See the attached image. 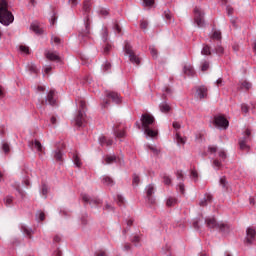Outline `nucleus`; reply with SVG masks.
<instances>
[{
    "label": "nucleus",
    "instance_id": "f3484780",
    "mask_svg": "<svg viewBox=\"0 0 256 256\" xmlns=\"http://www.w3.org/2000/svg\"><path fill=\"white\" fill-rule=\"evenodd\" d=\"M196 94L198 99H205L207 97V87L199 86L196 88Z\"/></svg>",
    "mask_w": 256,
    "mask_h": 256
},
{
    "label": "nucleus",
    "instance_id": "13d9d810",
    "mask_svg": "<svg viewBox=\"0 0 256 256\" xmlns=\"http://www.w3.org/2000/svg\"><path fill=\"white\" fill-rule=\"evenodd\" d=\"M178 189H179V192L183 195L185 193V184L180 182L178 184Z\"/></svg>",
    "mask_w": 256,
    "mask_h": 256
},
{
    "label": "nucleus",
    "instance_id": "774afa93",
    "mask_svg": "<svg viewBox=\"0 0 256 256\" xmlns=\"http://www.w3.org/2000/svg\"><path fill=\"white\" fill-rule=\"evenodd\" d=\"M95 256H108V255H107V252H105L104 250H98L95 253Z\"/></svg>",
    "mask_w": 256,
    "mask_h": 256
},
{
    "label": "nucleus",
    "instance_id": "412c9836",
    "mask_svg": "<svg viewBox=\"0 0 256 256\" xmlns=\"http://www.w3.org/2000/svg\"><path fill=\"white\" fill-rule=\"evenodd\" d=\"M113 133L117 139H123V137H125V135H126L125 130H123L117 126H114Z\"/></svg>",
    "mask_w": 256,
    "mask_h": 256
},
{
    "label": "nucleus",
    "instance_id": "a878e982",
    "mask_svg": "<svg viewBox=\"0 0 256 256\" xmlns=\"http://www.w3.org/2000/svg\"><path fill=\"white\" fill-rule=\"evenodd\" d=\"M21 231L26 237L31 238V235H33V229L27 227L26 225L21 226Z\"/></svg>",
    "mask_w": 256,
    "mask_h": 256
},
{
    "label": "nucleus",
    "instance_id": "603ef678",
    "mask_svg": "<svg viewBox=\"0 0 256 256\" xmlns=\"http://www.w3.org/2000/svg\"><path fill=\"white\" fill-rule=\"evenodd\" d=\"M163 183L165 185H171V178L169 176H167V175H164L163 176Z\"/></svg>",
    "mask_w": 256,
    "mask_h": 256
},
{
    "label": "nucleus",
    "instance_id": "1a4fd4ad",
    "mask_svg": "<svg viewBox=\"0 0 256 256\" xmlns=\"http://www.w3.org/2000/svg\"><path fill=\"white\" fill-rule=\"evenodd\" d=\"M251 141V130L246 129L243 133V137L239 139V147L241 151H249V146L247 143Z\"/></svg>",
    "mask_w": 256,
    "mask_h": 256
},
{
    "label": "nucleus",
    "instance_id": "f257e3e1",
    "mask_svg": "<svg viewBox=\"0 0 256 256\" xmlns=\"http://www.w3.org/2000/svg\"><path fill=\"white\" fill-rule=\"evenodd\" d=\"M82 9L85 15V29L79 32V39L80 41H87V39H91V20L89 19V13H91V0H85Z\"/></svg>",
    "mask_w": 256,
    "mask_h": 256
},
{
    "label": "nucleus",
    "instance_id": "a18cd8bd",
    "mask_svg": "<svg viewBox=\"0 0 256 256\" xmlns=\"http://www.w3.org/2000/svg\"><path fill=\"white\" fill-rule=\"evenodd\" d=\"M145 7H153L155 5V0H143Z\"/></svg>",
    "mask_w": 256,
    "mask_h": 256
},
{
    "label": "nucleus",
    "instance_id": "72a5a7b5",
    "mask_svg": "<svg viewBox=\"0 0 256 256\" xmlns=\"http://www.w3.org/2000/svg\"><path fill=\"white\" fill-rule=\"evenodd\" d=\"M73 163L76 167H81V158H79L78 154L73 155Z\"/></svg>",
    "mask_w": 256,
    "mask_h": 256
},
{
    "label": "nucleus",
    "instance_id": "cd10ccee",
    "mask_svg": "<svg viewBox=\"0 0 256 256\" xmlns=\"http://www.w3.org/2000/svg\"><path fill=\"white\" fill-rule=\"evenodd\" d=\"M159 108L162 113H169V111H171V106H169L167 102H162Z\"/></svg>",
    "mask_w": 256,
    "mask_h": 256
},
{
    "label": "nucleus",
    "instance_id": "c756f323",
    "mask_svg": "<svg viewBox=\"0 0 256 256\" xmlns=\"http://www.w3.org/2000/svg\"><path fill=\"white\" fill-rule=\"evenodd\" d=\"M103 185H108L109 187H113V179L109 176H104L102 178Z\"/></svg>",
    "mask_w": 256,
    "mask_h": 256
},
{
    "label": "nucleus",
    "instance_id": "37998d69",
    "mask_svg": "<svg viewBox=\"0 0 256 256\" xmlns=\"http://www.w3.org/2000/svg\"><path fill=\"white\" fill-rule=\"evenodd\" d=\"M113 29H114V33H115L116 35H121V26H119V23L116 22V23L114 24Z\"/></svg>",
    "mask_w": 256,
    "mask_h": 256
},
{
    "label": "nucleus",
    "instance_id": "4be33fe9",
    "mask_svg": "<svg viewBox=\"0 0 256 256\" xmlns=\"http://www.w3.org/2000/svg\"><path fill=\"white\" fill-rule=\"evenodd\" d=\"M47 101L49 103V105H56L57 100H55V90H50L48 95H47Z\"/></svg>",
    "mask_w": 256,
    "mask_h": 256
},
{
    "label": "nucleus",
    "instance_id": "b1692460",
    "mask_svg": "<svg viewBox=\"0 0 256 256\" xmlns=\"http://www.w3.org/2000/svg\"><path fill=\"white\" fill-rule=\"evenodd\" d=\"M46 57H47L50 61H61V58L59 57V54H57V52L48 51V52L46 53Z\"/></svg>",
    "mask_w": 256,
    "mask_h": 256
},
{
    "label": "nucleus",
    "instance_id": "bf43d9fd",
    "mask_svg": "<svg viewBox=\"0 0 256 256\" xmlns=\"http://www.w3.org/2000/svg\"><path fill=\"white\" fill-rule=\"evenodd\" d=\"M104 211H115V207H113L111 204H106L104 206Z\"/></svg>",
    "mask_w": 256,
    "mask_h": 256
},
{
    "label": "nucleus",
    "instance_id": "20e7f679",
    "mask_svg": "<svg viewBox=\"0 0 256 256\" xmlns=\"http://www.w3.org/2000/svg\"><path fill=\"white\" fill-rule=\"evenodd\" d=\"M78 111L74 117V123L76 127H85L87 125V114L85 113V109H87V104L84 100L78 101Z\"/></svg>",
    "mask_w": 256,
    "mask_h": 256
},
{
    "label": "nucleus",
    "instance_id": "3c124183",
    "mask_svg": "<svg viewBox=\"0 0 256 256\" xmlns=\"http://www.w3.org/2000/svg\"><path fill=\"white\" fill-rule=\"evenodd\" d=\"M2 149H3L4 153H9V151H11V147L9 146L8 143H3Z\"/></svg>",
    "mask_w": 256,
    "mask_h": 256
},
{
    "label": "nucleus",
    "instance_id": "ddd939ff",
    "mask_svg": "<svg viewBox=\"0 0 256 256\" xmlns=\"http://www.w3.org/2000/svg\"><path fill=\"white\" fill-rule=\"evenodd\" d=\"M256 239V230L253 227H249L246 230V238H245V243L246 245H253L255 243Z\"/></svg>",
    "mask_w": 256,
    "mask_h": 256
},
{
    "label": "nucleus",
    "instance_id": "dca6fc26",
    "mask_svg": "<svg viewBox=\"0 0 256 256\" xmlns=\"http://www.w3.org/2000/svg\"><path fill=\"white\" fill-rule=\"evenodd\" d=\"M29 147L38 153H45V148H43V145L38 140H32L29 142Z\"/></svg>",
    "mask_w": 256,
    "mask_h": 256
},
{
    "label": "nucleus",
    "instance_id": "9d476101",
    "mask_svg": "<svg viewBox=\"0 0 256 256\" xmlns=\"http://www.w3.org/2000/svg\"><path fill=\"white\" fill-rule=\"evenodd\" d=\"M205 13H203V10L201 8L196 7L194 9V21L198 27H203L205 25V20L203 19Z\"/></svg>",
    "mask_w": 256,
    "mask_h": 256
},
{
    "label": "nucleus",
    "instance_id": "6e6d98bb",
    "mask_svg": "<svg viewBox=\"0 0 256 256\" xmlns=\"http://www.w3.org/2000/svg\"><path fill=\"white\" fill-rule=\"evenodd\" d=\"M150 53L154 59H157V49L155 47H150Z\"/></svg>",
    "mask_w": 256,
    "mask_h": 256
},
{
    "label": "nucleus",
    "instance_id": "7ed1b4c3",
    "mask_svg": "<svg viewBox=\"0 0 256 256\" xmlns=\"http://www.w3.org/2000/svg\"><path fill=\"white\" fill-rule=\"evenodd\" d=\"M13 21H15V17L13 13L9 11V3L7 0H0V23L7 27L11 25Z\"/></svg>",
    "mask_w": 256,
    "mask_h": 256
},
{
    "label": "nucleus",
    "instance_id": "de8ad7c7",
    "mask_svg": "<svg viewBox=\"0 0 256 256\" xmlns=\"http://www.w3.org/2000/svg\"><path fill=\"white\" fill-rule=\"evenodd\" d=\"M107 37H109V31H107V28H104L103 29V33H102V40L104 42H106L107 41Z\"/></svg>",
    "mask_w": 256,
    "mask_h": 256
},
{
    "label": "nucleus",
    "instance_id": "aec40b11",
    "mask_svg": "<svg viewBox=\"0 0 256 256\" xmlns=\"http://www.w3.org/2000/svg\"><path fill=\"white\" fill-rule=\"evenodd\" d=\"M183 73L188 77H193V75H195V69L190 64H185L183 67Z\"/></svg>",
    "mask_w": 256,
    "mask_h": 256
},
{
    "label": "nucleus",
    "instance_id": "49530a36",
    "mask_svg": "<svg viewBox=\"0 0 256 256\" xmlns=\"http://www.w3.org/2000/svg\"><path fill=\"white\" fill-rule=\"evenodd\" d=\"M103 71H105V72L111 71V64H110L108 61H106V62L103 64Z\"/></svg>",
    "mask_w": 256,
    "mask_h": 256
},
{
    "label": "nucleus",
    "instance_id": "bb28decb",
    "mask_svg": "<svg viewBox=\"0 0 256 256\" xmlns=\"http://www.w3.org/2000/svg\"><path fill=\"white\" fill-rule=\"evenodd\" d=\"M177 203H178V200H177L176 197L170 196V197H168V198L166 199V205H167L168 207H175V205H177Z\"/></svg>",
    "mask_w": 256,
    "mask_h": 256
},
{
    "label": "nucleus",
    "instance_id": "f704fd0d",
    "mask_svg": "<svg viewBox=\"0 0 256 256\" xmlns=\"http://www.w3.org/2000/svg\"><path fill=\"white\" fill-rule=\"evenodd\" d=\"M148 149L152 151L154 155H159V153H161V150L157 148V146L148 145Z\"/></svg>",
    "mask_w": 256,
    "mask_h": 256
},
{
    "label": "nucleus",
    "instance_id": "5fc2aeb1",
    "mask_svg": "<svg viewBox=\"0 0 256 256\" xmlns=\"http://www.w3.org/2000/svg\"><path fill=\"white\" fill-rule=\"evenodd\" d=\"M139 181H140L139 175L134 174L133 175V181H132L133 185H139Z\"/></svg>",
    "mask_w": 256,
    "mask_h": 256
},
{
    "label": "nucleus",
    "instance_id": "9b49d317",
    "mask_svg": "<svg viewBox=\"0 0 256 256\" xmlns=\"http://www.w3.org/2000/svg\"><path fill=\"white\" fill-rule=\"evenodd\" d=\"M112 163H118V165H125V160L121 157H117L115 155H106L104 157L105 165H112Z\"/></svg>",
    "mask_w": 256,
    "mask_h": 256
},
{
    "label": "nucleus",
    "instance_id": "0e129e2a",
    "mask_svg": "<svg viewBox=\"0 0 256 256\" xmlns=\"http://www.w3.org/2000/svg\"><path fill=\"white\" fill-rule=\"evenodd\" d=\"M109 51H111V45L106 44L104 49H103L104 55H108Z\"/></svg>",
    "mask_w": 256,
    "mask_h": 256
},
{
    "label": "nucleus",
    "instance_id": "6ab92c4d",
    "mask_svg": "<svg viewBox=\"0 0 256 256\" xmlns=\"http://www.w3.org/2000/svg\"><path fill=\"white\" fill-rule=\"evenodd\" d=\"M213 41H217L216 45H221V31L215 30L213 34L210 36V43Z\"/></svg>",
    "mask_w": 256,
    "mask_h": 256
},
{
    "label": "nucleus",
    "instance_id": "052dcab7",
    "mask_svg": "<svg viewBox=\"0 0 256 256\" xmlns=\"http://www.w3.org/2000/svg\"><path fill=\"white\" fill-rule=\"evenodd\" d=\"M20 51L27 55V54H29V47L21 45L20 46Z\"/></svg>",
    "mask_w": 256,
    "mask_h": 256
},
{
    "label": "nucleus",
    "instance_id": "58836bf2",
    "mask_svg": "<svg viewBox=\"0 0 256 256\" xmlns=\"http://www.w3.org/2000/svg\"><path fill=\"white\" fill-rule=\"evenodd\" d=\"M51 42L54 43V45H61V38L58 36L53 35L51 37Z\"/></svg>",
    "mask_w": 256,
    "mask_h": 256
},
{
    "label": "nucleus",
    "instance_id": "79ce46f5",
    "mask_svg": "<svg viewBox=\"0 0 256 256\" xmlns=\"http://www.w3.org/2000/svg\"><path fill=\"white\" fill-rule=\"evenodd\" d=\"M116 201L120 207L125 205V198H123L121 195H117Z\"/></svg>",
    "mask_w": 256,
    "mask_h": 256
},
{
    "label": "nucleus",
    "instance_id": "338daca9",
    "mask_svg": "<svg viewBox=\"0 0 256 256\" xmlns=\"http://www.w3.org/2000/svg\"><path fill=\"white\" fill-rule=\"evenodd\" d=\"M148 25H149V22H147V20H142L140 23L141 29H146Z\"/></svg>",
    "mask_w": 256,
    "mask_h": 256
},
{
    "label": "nucleus",
    "instance_id": "473e14b6",
    "mask_svg": "<svg viewBox=\"0 0 256 256\" xmlns=\"http://www.w3.org/2000/svg\"><path fill=\"white\" fill-rule=\"evenodd\" d=\"M54 159H56V161H63V152H61V150H56L54 152Z\"/></svg>",
    "mask_w": 256,
    "mask_h": 256
},
{
    "label": "nucleus",
    "instance_id": "4468645a",
    "mask_svg": "<svg viewBox=\"0 0 256 256\" xmlns=\"http://www.w3.org/2000/svg\"><path fill=\"white\" fill-rule=\"evenodd\" d=\"M145 191L148 203L155 205V197H153V195H155V186L153 184H149L146 186Z\"/></svg>",
    "mask_w": 256,
    "mask_h": 256
},
{
    "label": "nucleus",
    "instance_id": "393cba45",
    "mask_svg": "<svg viewBox=\"0 0 256 256\" xmlns=\"http://www.w3.org/2000/svg\"><path fill=\"white\" fill-rule=\"evenodd\" d=\"M100 141V145H106L107 147H111V145H113V140L111 139H107V137L102 136L99 138Z\"/></svg>",
    "mask_w": 256,
    "mask_h": 256
},
{
    "label": "nucleus",
    "instance_id": "0eeeda50",
    "mask_svg": "<svg viewBox=\"0 0 256 256\" xmlns=\"http://www.w3.org/2000/svg\"><path fill=\"white\" fill-rule=\"evenodd\" d=\"M212 53H216V55L221 57V55H223V53H225V49L220 44H216L214 46V49L211 50V46H209L208 44H203V48L201 50V55L209 56V55H212Z\"/></svg>",
    "mask_w": 256,
    "mask_h": 256
},
{
    "label": "nucleus",
    "instance_id": "69168bd1",
    "mask_svg": "<svg viewBox=\"0 0 256 256\" xmlns=\"http://www.w3.org/2000/svg\"><path fill=\"white\" fill-rule=\"evenodd\" d=\"M37 217L40 221H45V212H38Z\"/></svg>",
    "mask_w": 256,
    "mask_h": 256
},
{
    "label": "nucleus",
    "instance_id": "c03bdc74",
    "mask_svg": "<svg viewBox=\"0 0 256 256\" xmlns=\"http://www.w3.org/2000/svg\"><path fill=\"white\" fill-rule=\"evenodd\" d=\"M201 71H207L209 69V62L203 61L200 66Z\"/></svg>",
    "mask_w": 256,
    "mask_h": 256
},
{
    "label": "nucleus",
    "instance_id": "7c9ffc66",
    "mask_svg": "<svg viewBox=\"0 0 256 256\" xmlns=\"http://www.w3.org/2000/svg\"><path fill=\"white\" fill-rule=\"evenodd\" d=\"M131 242L135 245V247L139 246V243L141 242V236L140 235H134L131 239Z\"/></svg>",
    "mask_w": 256,
    "mask_h": 256
},
{
    "label": "nucleus",
    "instance_id": "4c0bfd02",
    "mask_svg": "<svg viewBox=\"0 0 256 256\" xmlns=\"http://www.w3.org/2000/svg\"><path fill=\"white\" fill-rule=\"evenodd\" d=\"M48 192H49V188L45 184H42L41 194L44 196V199H47Z\"/></svg>",
    "mask_w": 256,
    "mask_h": 256
},
{
    "label": "nucleus",
    "instance_id": "5701e85b",
    "mask_svg": "<svg viewBox=\"0 0 256 256\" xmlns=\"http://www.w3.org/2000/svg\"><path fill=\"white\" fill-rule=\"evenodd\" d=\"M213 201V196L211 194H206L205 197L200 201L199 205L200 207H207L208 203H211Z\"/></svg>",
    "mask_w": 256,
    "mask_h": 256
},
{
    "label": "nucleus",
    "instance_id": "e2e57ef3",
    "mask_svg": "<svg viewBox=\"0 0 256 256\" xmlns=\"http://www.w3.org/2000/svg\"><path fill=\"white\" fill-rule=\"evenodd\" d=\"M176 177H177V179L178 180H180V181H183V171H181V170H178L177 172H176Z\"/></svg>",
    "mask_w": 256,
    "mask_h": 256
},
{
    "label": "nucleus",
    "instance_id": "2f4dec72",
    "mask_svg": "<svg viewBox=\"0 0 256 256\" xmlns=\"http://www.w3.org/2000/svg\"><path fill=\"white\" fill-rule=\"evenodd\" d=\"M27 69H28V71H29L30 73H34V74H37L38 71H39V70L37 69V66H35V64H33V63L28 64Z\"/></svg>",
    "mask_w": 256,
    "mask_h": 256
},
{
    "label": "nucleus",
    "instance_id": "a19ab883",
    "mask_svg": "<svg viewBox=\"0 0 256 256\" xmlns=\"http://www.w3.org/2000/svg\"><path fill=\"white\" fill-rule=\"evenodd\" d=\"M13 187H15L16 191L19 193V195H20L21 197H25V192H23V191L21 190V187L19 186V183H15V184L13 185Z\"/></svg>",
    "mask_w": 256,
    "mask_h": 256
},
{
    "label": "nucleus",
    "instance_id": "f8f14e48",
    "mask_svg": "<svg viewBox=\"0 0 256 256\" xmlns=\"http://www.w3.org/2000/svg\"><path fill=\"white\" fill-rule=\"evenodd\" d=\"M214 123L219 129H227L229 127V120L222 115L215 116Z\"/></svg>",
    "mask_w": 256,
    "mask_h": 256
},
{
    "label": "nucleus",
    "instance_id": "f03ea898",
    "mask_svg": "<svg viewBox=\"0 0 256 256\" xmlns=\"http://www.w3.org/2000/svg\"><path fill=\"white\" fill-rule=\"evenodd\" d=\"M142 129L146 137H157L158 131L155 125V117L149 113L142 114L141 119Z\"/></svg>",
    "mask_w": 256,
    "mask_h": 256
},
{
    "label": "nucleus",
    "instance_id": "ea45409f",
    "mask_svg": "<svg viewBox=\"0 0 256 256\" xmlns=\"http://www.w3.org/2000/svg\"><path fill=\"white\" fill-rule=\"evenodd\" d=\"M251 87H252V84L250 82L244 81L241 83V88L246 89V91H249Z\"/></svg>",
    "mask_w": 256,
    "mask_h": 256
},
{
    "label": "nucleus",
    "instance_id": "09e8293b",
    "mask_svg": "<svg viewBox=\"0 0 256 256\" xmlns=\"http://www.w3.org/2000/svg\"><path fill=\"white\" fill-rule=\"evenodd\" d=\"M4 201H5V205L9 207L11 203H13V196L6 197Z\"/></svg>",
    "mask_w": 256,
    "mask_h": 256
},
{
    "label": "nucleus",
    "instance_id": "8fccbe9b",
    "mask_svg": "<svg viewBox=\"0 0 256 256\" xmlns=\"http://www.w3.org/2000/svg\"><path fill=\"white\" fill-rule=\"evenodd\" d=\"M241 111L242 113H249V105L245 103L241 104Z\"/></svg>",
    "mask_w": 256,
    "mask_h": 256
},
{
    "label": "nucleus",
    "instance_id": "a211bd4d",
    "mask_svg": "<svg viewBox=\"0 0 256 256\" xmlns=\"http://www.w3.org/2000/svg\"><path fill=\"white\" fill-rule=\"evenodd\" d=\"M106 97H108V99H112L113 103H116V105L121 103V96H119V94L116 92H108Z\"/></svg>",
    "mask_w": 256,
    "mask_h": 256
},
{
    "label": "nucleus",
    "instance_id": "680f3d73",
    "mask_svg": "<svg viewBox=\"0 0 256 256\" xmlns=\"http://www.w3.org/2000/svg\"><path fill=\"white\" fill-rule=\"evenodd\" d=\"M173 91L171 90V88L169 87H165L164 88V97H166V95H172Z\"/></svg>",
    "mask_w": 256,
    "mask_h": 256
},
{
    "label": "nucleus",
    "instance_id": "c9c22d12",
    "mask_svg": "<svg viewBox=\"0 0 256 256\" xmlns=\"http://www.w3.org/2000/svg\"><path fill=\"white\" fill-rule=\"evenodd\" d=\"M176 141L178 145H185V138L181 137L179 132H176Z\"/></svg>",
    "mask_w": 256,
    "mask_h": 256
},
{
    "label": "nucleus",
    "instance_id": "39448f33",
    "mask_svg": "<svg viewBox=\"0 0 256 256\" xmlns=\"http://www.w3.org/2000/svg\"><path fill=\"white\" fill-rule=\"evenodd\" d=\"M208 151L212 155L217 153V151H218V157L221 158V161L219 159H214L212 162V167L214 169H216V171H219V169H221V167H223L222 162H225V159H227V152L224 149L218 150L217 146H209Z\"/></svg>",
    "mask_w": 256,
    "mask_h": 256
},
{
    "label": "nucleus",
    "instance_id": "864d4df0",
    "mask_svg": "<svg viewBox=\"0 0 256 256\" xmlns=\"http://www.w3.org/2000/svg\"><path fill=\"white\" fill-rule=\"evenodd\" d=\"M81 0H69L68 3L71 7H77Z\"/></svg>",
    "mask_w": 256,
    "mask_h": 256
},
{
    "label": "nucleus",
    "instance_id": "423d86ee",
    "mask_svg": "<svg viewBox=\"0 0 256 256\" xmlns=\"http://www.w3.org/2000/svg\"><path fill=\"white\" fill-rule=\"evenodd\" d=\"M205 223L208 229H218V231H221L222 233H227V231H229V225L219 223L215 218H206Z\"/></svg>",
    "mask_w": 256,
    "mask_h": 256
},
{
    "label": "nucleus",
    "instance_id": "6e6552de",
    "mask_svg": "<svg viewBox=\"0 0 256 256\" xmlns=\"http://www.w3.org/2000/svg\"><path fill=\"white\" fill-rule=\"evenodd\" d=\"M124 53H125V55H128L131 63H134V65H140L141 60L139 59V56L135 55V52L133 51V48L131 47V43L125 42Z\"/></svg>",
    "mask_w": 256,
    "mask_h": 256
},
{
    "label": "nucleus",
    "instance_id": "4d7b16f0",
    "mask_svg": "<svg viewBox=\"0 0 256 256\" xmlns=\"http://www.w3.org/2000/svg\"><path fill=\"white\" fill-rule=\"evenodd\" d=\"M220 185L225 189L227 187V178H220Z\"/></svg>",
    "mask_w": 256,
    "mask_h": 256
},
{
    "label": "nucleus",
    "instance_id": "e433bc0d",
    "mask_svg": "<svg viewBox=\"0 0 256 256\" xmlns=\"http://www.w3.org/2000/svg\"><path fill=\"white\" fill-rule=\"evenodd\" d=\"M98 14L100 15V17H107V15H109V10H107L106 8H100L98 10Z\"/></svg>",
    "mask_w": 256,
    "mask_h": 256
},
{
    "label": "nucleus",
    "instance_id": "2eb2a0df",
    "mask_svg": "<svg viewBox=\"0 0 256 256\" xmlns=\"http://www.w3.org/2000/svg\"><path fill=\"white\" fill-rule=\"evenodd\" d=\"M82 201H84V203H88V205H91V207H95L97 205H100L101 200L97 199V198H91L89 195L87 194H83L82 195Z\"/></svg>",
    "mask_w": 256,
    "mask_h": 256
},
{
    "label": "nucleus",
    "instance_id": "c85d7f7f",
    "mask_svg": "<svg viewBox=\"0 0 256 256\" xmlns=\"http://www.w3.org/2000/svg\"><path fill=\"white\" fill-rule=\"evenodd\" d=\"M31 29L32 31H34V33H36V35H41L43 33V30L41 29V27H39V24L37 23H32Z\"/></svg>",
    "mask_w": 256,
    "mask_h": 256
}]
</instances>
